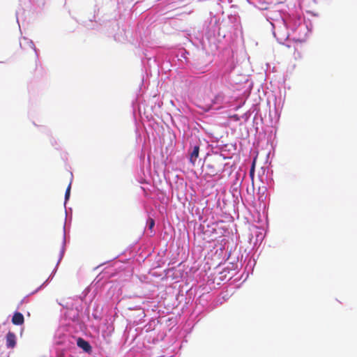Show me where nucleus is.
<instances>
[{"label": "nucleus", "mask_w": 357, "mask_h": 357, "mask_svg": "<svg viewBox=\"0 0 357 357\" xmlns=\"http://www.w3.org/2000/svg\"><path fill=\"white\" fill-rule=\"evenodd\" d=\"M24 322V318L22 313L16 312L14 313L12 318V323L14 325H22Z\"/></svg>", "instance_id": "obj_5"}, {"label": "nucleus", "mask_w": 357, "mask_h": 357, "mask_svg": "<svg viewBox=\"0 0 357 357\" xmlns=\"http://www.w3.org/2000/svg\"><path fill=\"white\" fill-rule=\"evenodd\" d=\"M282 51L284 53L293 54L295 60L301 58V54L296 52L295 46L284 45Z\"/></svg>", "instance_id": "obj_4"}, {"label": "nucleus", "mask_w": 357, "mask_h": 357, "mask_svg": "<svg viewBox=\"0 0 357 357\" xmlns=\"http://www.w3.org/2000/svg\"><path fill=\"white\" fill-rule=\"evenodd\" d=\"M154 225H155V221H154V220H153V219H152V218H150V219L149 220V229H151L154 227Z\"/></svg>", "instance_id": "obj_10"}, {"label": "nucleus", "mask_w": 357, "mask_h": 357, "mask_svg": "<svg viewBox=\"0 0 357 357\" xmlns=\"http://www.w3.org/2000/svg\"><path fill=\"white\" fill-rule=\"evenodd\" d=\"M255 161L254 160L252 165V167L250 170V176L252 179V187H254V176H255Z\"/></svg>", "instance_id": "obj_8"}, {"label": "nucleus", "mask_w": 357, "mask_h": 357, "mask_svg": "<svg viewBox=\"0 0 357 357\" xmlns=\"http://www.w3.org/2000/svg\"><path fill=\"white\" fill-rule=\"evenodd\" d=\"M77 344L79 347L82 348L84 351L89 352L91 350V347L90 344L84 340L83 338H78L77 341Z\"/></svg>", "instance_id": "obj_6"}, {"label": "nucleus", "mask_w": 357, "mask_h": 357, "mask_svg": "<svg viewBox=\"0 0 357 357\" xmlns=\"http://www.w3.org/2000/svg\"><path fill=\"white\" fill-rule=\"evenodd\" d=\"M70 184H69V185L68 186V188L66 190V193H65L66 199H68V197L70 196Z\"/></svg>", "instance_id": "obj_9"}, {"label": "nucleus", "mask_w": 357, "mask_h": 357, "mask_svg": "<svg viewBox=\"0 0 357 357\" xmlns=\"http://www.w3.org/2000/svg\"><path fill=\"white\" fill-rule=\"evenodd\" d=\"M224 98V94L222 92H220L216 94L213 98H209L208 100H207L206 98H204V102L206 103V105L208 107H211L213 105L222 104L223 102Z\"/></svg>", "instance_id": "obj_1"}, {"label": "nucleus", "mask_w": 357, "mask_h": 357, "mask_svg": "<svg viewBox=\"0 0 357 357\" xmlns=\"http://www.w3.org/2000/svg\"><path fill=\"white\" fill-rule=\"evenodd\" d=\"M199 146H195L192 149V152L190 153V161L193 165L195 164V161L199 156Z\"/></svg>", "instance_id": "obj_7"}, {"label": "nucleus", "mask_w": 357, "mask_h": 357, "mask_svg": "<svg viewBox=\"0 0 357 357\" xmlns=\"http://www.w3.org/2000/svg\"><path fill=\"white\" fill-rule=\"evenodd\" d=\"M6 347L13 349L16 345V336L14 333L9 331L6 337Z\"/></svg>", "instance_id": "obj_3"}, {"label": "nucleus", "mask_w": 357, "mask_h": 357, "mask_svg": "<svg viewBox=\"0 0 357 357\" xmlns=\"http://www.w3.org/2000/svg\"><path fill=\"white\" fill-rule=\"evenodd\" d=\"M206 168L208 169L209 174L212 176L217 175L218 174L222 172L221 166H218V161L215 160L207 164Z\"/></svg>", "instance_id": "obj_2"}, {"label": "nucleus", "mask_w": 357, "mask_h": 357, "mask_svg": "<svg viewBox=\"0 0 357 357\" xmlns=\"http://www.w3.org/2000/svg\"><path fill=\"white\" fill-rule=\"evenodd\" d=\"M266 190V188L265 186H263L262 188H259V193H261L262 195L265 193Z\"/></svg>", "instance_id": "obj_11"}]
</instances>
